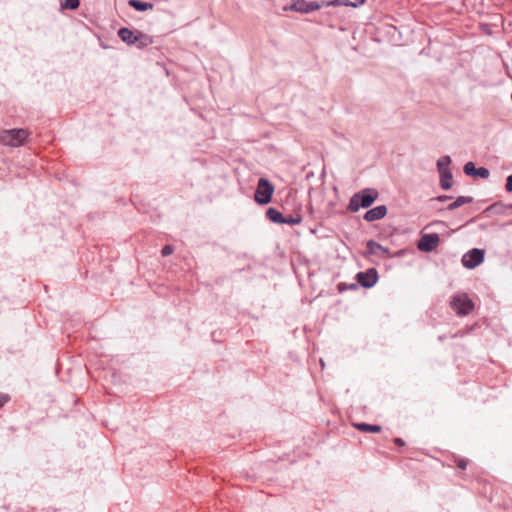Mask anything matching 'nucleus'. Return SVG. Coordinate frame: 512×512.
<instances>
[{"mask_svg": "<svg viewBox=\"0 0 512 512\" xmlns=\"http://www.w3.org/2000/svg\"><path fill=\"white\" fill-rule=\"evenodd\" d=\"M379 197V192L375 188H364L354 193L347 205V210L356 213L360 209L369 208Z\"/></svg>", "mask_w": 512, "mask_h": 512, "instance_id": "obj_1", "label": "nucleus"}, {"mask_svg": "<svg viewBox=\"0 0 512 512\" xmlns=\"http://www.w3.org/2000/svg\"><path fill=\"white\" fill-rule=\"evenodd\" d=\"M274 193L273 184L265 177L258 180L254 200L259 205H267L271 202Z\"/></svg>", "mask_w": 512, "mask_h": 512, "instance_id": "obj_2", "label": "nucleus"}, {"mask_svg": "<svg viewBox=\"0 0 512 512\" xmlns=\"http://www.w3.org/2000/svg\"><path fill=\"white\" fill-rule=\"evenodd\" d=\"M29 133L25 129H10L0 131V142L12 147L21 146L27 139Z\"/></svg>", "mask_w": 512, "mask_h": 512, "instance_id": "obj_3", "label": "nucleus"}, {"mask_svg": "<svg viewBox=\"0 0 512 512\" xmlns=\"http://www.w3.org/2000/svg\"><path fill=\"white\" fill-rule=\"evenodd\" d=\"M450 305L459 316H466L474 309V303L466 293L454 295Z\"/></svg>", "mask_w": 512, "mask_h": 512, "instance_id": "obj_4", "label": "nucleus"}, {"mask_svg": "<svg viewBox=\"0 0 512 512\" xmlns=\"http://www.w3.org/2000/svg\"><path fill=\"white\" fill-rule=\"evenodd\" d=\"M323 8L322 1L306 2V0H294L283 7L284 11H294L301 14H309Z\"/></svg>", "mask_w": 512, "mask_h": 512, "instance_id": "obj_5", "label": "nucleus"}, {"mask_svg": "<svg viewBox=\"0 0 512 512\" xmlns=\"http://www.w3.org/2000/svg\"><path fill=\"white\" fill-rule=\"evenodd\" d=\"M484 259V249L472 248L462 256L461 263L465 268L472 270L479 266L484 261Z\"/></svg>", "mask_w": 512, "mask_h": 512, "instance_id": "obj_6", "label": "nucleus"}, {"mask_svg": "<svg viewBox=\"0 0 512 512\" xmlns=\"http://www.w3.org/2000/svg\"><path fill=\"white\" fill-rule=\"evenodd\" d=\"M359 286L369 289L372 288L379 279L378 272L375 268H368L365 271H360L355 276Z\"/></svg>", "mask_w": 512, "mask_h": 512, "instance_id": "obj_7", "label": "nucleus"}, {"mask_svg": "<svg viewBox=\"0 0 512 512\" xmlns=\"http://www.w3.org/2000/svg\"><path fill=\"white\" fill-rule=\"evenodd\" d=\"M440 242V237L437 233H428L424 234L419 242L418 249L423 252H432L434 251Z\"/></svg>", "mask_w": 512, "mask_h": 512, "instance_id": "obj_8", "label": "nucleus"}, {"mask_svg": "<svg viewBox=\"0 0 512 512\" xmlns=\"http://www.w3.org/2000/svg\"><path fill=\"white\" fill-rule=\"evenodd\" d=\"M463 171L467 176L474 178L486 179L490 175V171L486 167H476L472 161L465 163Z\"/></svg>", "mask_w": 512, "mask_h": 512, "instance_id": "obj_9", "label": "nucleus"}, {"mask_svg": "<svg viewBox=\"0 0 512 512\" xmlns=\"http://www.w3.org/2000/svg\"><path fill=\"white\" fill-rule=\"evenodd\" d=\"M387 212L388 209L386 205H378L367 210L363 215V219L366 222H374L377 220H381L386 216Z\"/></svg>", "mask_w": 512, "mask_h": 512, "instance_id": "obj_10", "label": "nucleus"}, {"mask_svg": "<svg viewBox=\"0 0 512 512\" xmlns=\"http://www.w3.org/2000/svg\"><path fill=\"white\" fill-rule=\"evenodd\" d=\"M366 249L367 255H378V252H381V257H391L389 249L373 239L366 242Z\"/></svg>", "mask_w": 512, "mask_h": 512, "instance_id": "obj_11", "label": "nucleus"}, {"mask_svg": "<svg viewBox=\"0 0 512 512\" xmlns=\"http://www.w3.org/2000/svg\"><path fill=\"white\" fill-rule=\"evenodd\" d=\"M118 36L123 42L127 43L128 45L136 44L138 42V34L136 35L132 30L126 27L120 28L118 30Z\"/></svg>", "mask_w": 512, "mask_h": 512, "instance_id": "obj_12", "label": "nucleus"}, {"mask_svg": "<svg viewBox=\"0 0 512 512\" xmlns=\"http://www.w3.org/2000/svg\"><path fill=\"white\" fill-rule=\"evenodd\" d=\"M353 426L360 432L364 433H379L382 427L377 424H369L365 422L354 423Z\"/></svg>", "mask_w": 512, "mask_h": 512, "instance_id": "obj_13", "label": "nucleus"}, {"mask_svg": "<svg viewBox=\"0 0 512 512\" xmlns=\"http://www.w3.org/2000/svg\"><path fill=\"white\" fill-rule=\"evenodd\" d=\"M440 174V187L443 190H449L453 185V174L451 170L439 172Z\"/></svg>", "mask_w": 512, "mask_h": 512, "instance_id": "obj_14", "label": "nucleus"}, {"mask_svg": "<svg viewBox=\"0 0 512 512\" xmlns=\"http://www.w3.org/2000/svg\"><path fill=\"white\" fill-rule=\"evenodd\" d=\"M266 218L276 224H282L284 215L276 208L269 207L265 212Z\"/></svg>", "mask_w": 512, "mask_h": 512, "instance_id": "obj_15", "label": "nucleus"}, {"mask_svg": "<svg viewBox=\"0 0 512 512\" xmlns=\"http://www.w3.org/2000/svg\"><path fill=\"white\" fill-rule=\"evenodd\" d=\"M473 202V197L471 196H458L453 202H451L446 209L449 211H453L465 204H469Z\"/></svg>", "mask_w": 512, "mask_h": 512, "instance_id": "obj_16", "label": "nucleus"}, {"mask_svg": "<svg viewBox=\"0 0 512 512\" xmlns=\"http://www.w3.org/2000/svg\"><path fill=\"white\" fill-rule=\"evenodd\" d=\"M128 5L136 11L143 12L153 8V4L141 0H129Z\"/></svg>", "mask_w": 512, "mask_h": 512, "instance_id": "obj_17", "label": "nucleus"}, {"mask_svg": "<svg viewBox=\"0 0 512 512\" xmlns=\"http://www.w3.org/2000/svg\"><path fill=\"white\" fill-rule=\"evenodd\" d=\"M451 162H452V160H451V157L449 155H444V156L440 157L437 160V163H436L438 171L439 172H443V171H446V170H450L448 168V166L451 164Z\"/></svg>", "mask_w": 512, "mask_h": 512, "instance_id": "obj_18", "label": "nucleus"}, {"mask_svg": "<svg viewBox=\"0 0 512 512\" xmlns=\"http://www.w3.org/2000/svg\"><path fill=\"white\" fill-rule=\"evenodd\" d=\"M302 222V216L300 213H296L295 215H287L283 217L282 224H288V225H297Z\"/></svg>", "mask_w": 512, "mask_h": 512, "instance_id": "obj_19", "label": "nucleus"}, {"mask_svg": "<svg viewBox=\"0 0 512 512\" xmlns=\"http://www.w3.org/2000/svg\"><path fill=\"white\" fill-rule=\"evenodd\" d=\"M323 7H337V6H345L350 7L352 5V1L350 0H329V1H322Z\"/></svg>", "mask_w": 512, "mask_h": 512, "instance_id": "obj_20", "label": "nucleus"}, {"mask_svg": "<svg viewBox=\"0 0 512 512\" xmlns=\"http://www.w3.org/2000/svg\"><path fill=\"white\" fill-rule=\"evenodd\" d=\"M137 38H138V42L136 43V45L138 48H144V47H147L148 45L152 44V39L145 34L138 33Z\"/></svg>", "mask_w": 512, "mask_h": 512, "instance_id": "obj_21", "label": "nucleus"}, {"mask_svg": "<svg viewBox=\"0 0 512 512\" xmlns=\"http://www.w3.org/2000/svg\"><path fill=\"white\" fill-rule=\"evenodd\" d=\"M79 5V0H64V2L61 3V8L75 10L79 7Z\"/></svg>", "mask_w": 512, "mask_h": 512, "instance_id": "obj_22", "label": "nucleus"}, {"mask_svg": "<svg viewBox=\"0 0 512 512\" xmlns=\"http://www.w3.org/2000/svg\"><path fill=\"white\" fill-rule=\"evenodd\" d=\"M358 286H359L358 282L350 283V284L340 283L338 285V289H339L340 292H343V291H346V290H356L358 288Z\"/></svg>", "mask_w": 512, "mask_h": 512, "instance_id": "obj_23", "label": "nucleus"}, {"mask_svg": "<svg viewBox=\"0 0 512 512\" xmlns=\"http://www.w3.org/2000/svg\"><path fill=\"white\" fill-rule=\"evenodd\" d=\"M173 253V246L172 245H165L162 247V257L169 256Z\"/></svg>", "mask_w": 512, "mask_h": 512, "instance_id": "obj_24", "label": "nucleus"}, {"mask_svg": "<svg viewBox=\"0 0 512 512\" xmlns=\"http://www.w3.org/2000/svg\"><path fill=\"white\" fill-rule=\"evenodd\" d=\"M450 199H452V196L450 195H439L437 197L432 198L431 201L446 202Z\"/></svg>", "mask_w": 512, "mask_h": 512, "instance_id": "obj_25", "label": "nucleus"}, {"mask_svg": "<svg viewBox=\"0 0 512 512\" xmlns=\"http://www.w3.org/2000/svg\"><path fill=\"white\" fill-rule=\"evenodd\" d=\"M505 189H506L508 192H512V174H510V175L506 178Z\"/></svg>", "mask_w": 512, "mask_h": 512, "instance_id": "obj_26", "label": "nucleus"}, {"mask_svg": "<svg viewBox=\"0 0 512 512\" xmlns=\"http://www.w3.org/2000/svg\"><path fill=\"white\" fill-rule=\"evenodd\" d=\"M457 467H458L459 469H461V470L466 469V467H467V461H466L465 459H459V460L457 461Z\"/></svg>", "mask_w": 512, "mask_h": 512, "instance_id": "obj_27", "label": "nucleus"}, {"mask_svg": "<svg viewBox=\"0 0 512 512\" xmlns=\"http://www.w3.org/2000/svg\"><path fill=\"white\" fill-rule=\"evenodd\" d=\"M393 442L395 443V445H397L399 447H404L405 446V441L402 438H400V437L394 438Z\"/></svg>", "mask_w": 512, "mask_h": 512, "instance_id": "obj_28", "label": "nucleus"}, {"mask_svg": "<svg viewBox=\"0 0 512 512\" xmlns=\"http://www.w3.org/2000/svg\"><path fill=\"white\" fill-rule=\"evenodd\" d=\"M9 396L5 394H0V408L4 406L6 402H8Z\"/></svg>", "mask_w": 512, "mask_h": 512, "instance_id": "obj_29", "label": "nucleus"}, {"mask_svg": "<svg viewBox=\"0 0 512 512\" xmlns=\"http://www.w3.org/2000/svg\"><path fill=\"white\" fill-rule=\"evenodd\" d=\"M365 1L366 0H355V1H352V5H350V7H353V8L360 7V6H362L365 3Z\"/></svg>", "mask_w": 512, "mask_h": 512, "instance_id": "obj_30", "label": "nucleus"}, {"mask_svg": "<svg viewBox=\"0 0 512 512\" xmlns=\"http://www.w3.org/2000/svg\"><path fill=\"white\" fill-rule=\"evenodd\" d=\"M499 205H500V204H493V205H491V206H489V207L487 208V211L494 210V209H496Z\"/></svg>", "mask_w": 512, "mask_h": 512, "instance_id": "obj_31", "label": "nucleus"}, {"mask_svg": "<svg viewBox=\"0 0 512 512\" xmlns=\"http://www.w3.org/2000/svg\"><path fill=\"white\" fill-rule=\"evenodd\" d=\"M433 224H436V225H444L445 223L442 222V221H435Z\"/></svg>", "mask_w": 512, "mask_h": 512, "instance_id": "obj_32", "label": "nucleus"}, {"mask_svg": "<svg viewBox=\"0 0 512 512\" xmlns=\"http://www.w3.org/2000/svg\"><path fill=\"white\" fill-rule=\"evenodd\" d=\"M320 364H321L322 368H324L325 364H324V361L322 359L320 360Z\"/></svg>", "mask_w": 512, "mask_h": 512, "instance_id": "obj_33", "label": "nucleus"}, {"mask_svg": "<svg viewBox=\"0 0 512 512\" xmlns=\"http://www.w3.org/2000/svg\"><path fill=\"white\" fill-rule=\"evenodd\" d=\"M165 73L169 75V71L167 69H164Z\"/></svg>", "mask_w": 512, "mask_h": 512, "instance_id": "obj_34", "label": "nucleus"}]
</instances>
